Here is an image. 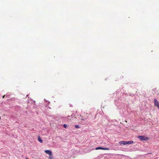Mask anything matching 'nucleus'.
Masks as SVG:
<instances>
[{"mask_svg": "<svg viewBox=\"0 0 159 159\" xmlns=\"http://www.w3.org/2000/svg\"><path fill=\"white\" fill-rule=\"evenodd\" d=\"M44 152L49 155H51L52 154V152L50 150H45L44 151Z\"/></svg>", "mask_w": 159, "mask_h": 159, "instance_id": "obj_3", "label": "nucleus"}, {"mask_svg": "<svg viewBox=\"0 0 159 159\" xmlns=\"http://www.w3.org/2000/svg\"><path fill=\"white\" fill-rule=\"evenodd\" d=\"M126 144H130L132 143H133V141H126Z\"/></svg>", "mask_w": 159, "mask_h": 159, "instance_id": "obj_6", "label": "nucleus"}, {"mask_svg": "<svg viewBox=\"0 0 159 159\" xmlns=\"http://www.w3.org/2000/svg\"><path fill=\"white\" fill-rule=\"evenodd\" d=\"M26 159H29L28 158H26Z\"/></svg>", "mask_w": 159, "mask_h": 159, "instance_id": "obj_18", "label": "nucleus"}, {"mask_svg": "<svg viewBox=\"0 0 159 159\" xmlns=\"http://www.w3.org/2000/svg\"><path fill=\"white\" fill-rule=\"evenodd\" d=\"M38 140L39 142H40V143H43V140L41 139L40 137L39 136H38Z\"/></svg>", "mask_w": 159, "mask_h": 159, "instance_id": "obj_7", "label": "nucleus"}, {"mask_svg": "<svg viewBox=\"0 0 159 159\" xmlns=\"http://www.w3.org/2000/svg\"><path fill=\"white\" fill-rule=\"evenodd\" d=\"M44 100L46 102L47 101L46 100H45V99H44Z\"/></svg>", "mask_w": 159, "mask_h": 159, "instance_id": "obj_13", "label": "nucleus"}, {"mask_svg": "<svg viewBox=\"0 0 159 159\" xmlns=\"http://www.w3.org/2000/svg\"><path fill=\"white\" fill-rule=\"evenodd\" d=\"M5 95H4L3 96L2 98H3L5 97Z\"/></svg>", "mask_w": 159, "mask_h": 159, "instance_id": "obj_11", "label": "nucleus"}, {"mask_svg": "<svg viewBox=\"0 0 159 159\" xmlns=\"http://www.w3.org/2000/svg\"><path fill=\"white\" fill-rule=\"evenodd\" d=\"M63 126H64V128H66L68 127V125H67L66 124H65L63 125Z\"/></svg>", "mask_w": 159, "mask_h": 159, "instance_id": "obj_9", "label": "nucleus"}, {"mask_svg": "<svg viewBox=\"0 0 159 159\" xmlns=\"http://www.w3.org/2000/svg\"><path fill=\"white\" fill-rule=\"evenodd\" d=\"M82 120H84V119H82Z\"/></svg>", "mask_w": 159, "mask_h": 159, "instance_id": "obj_17", "label": "nucleus"}, {"mask_svg": "<svg viewBox=\"0 0 159 159\" xmlns=\"http://www.w3.org/2000/svg\"><path fill=\"white\" fill-rule=\"evenodd\" d=\"M75 127L76 128H80V126L79 125H76L75 126Z\"/></svg>", "mask_w": 159, "mask_h": 159, "instance_id": "obj_8", "label": "nucleus"}, {"mask_svg": "<svg viewBox=\"0 0 159 159\" xmlns=\"http://www.w3.org/2000/svg\"><path fill=\"white\" fill-rule=\"evenodd\" d=\"M141 141L147 140L148 139L147 137H145L143 136H139L138 137Z\"/></svg>", "mask_w": 159, "mask_h": 159, "instance_id": "obj_1", "label": "nucleus"}, {"mask_svg": "<svg viewBox=\"0 0 159 159\" xmlns=\"http://www.w3.org/2000/svg\"><path fill=\"white\" fill-rule=\"evenodd\" d=\"M67 117H70V116H68Z\"/></svg>", "mask_w": 159, "mask_h": 159, "instance_id": "obj_15", "label": "nucleus"}, {"mask_svg": "<svg viewBox=\"0 0 159 159\" xmlns=\"http://www.w3.org/2000/svg\"><path fill=\"white\" fill-rule=\"evenodd\" d=\"M48 104H49V103H50V102L48 101Z\"/></svg>", "mask_w": 159, "mask_h": 159, "instance_id": "obj_12", "label": "nucleus"}, {"mask_svg": "<svg viewBox=\"0 0 159 159\" xmlns=\"http://www.w3.org/2000/svg\"><path fill=\"white\" fill-rule=\"evenodd\" d=\"M73 115H71V118H73Z\"/></svg>", "mask_w": 159, "mask_h": 159, "instance_id": "obj_10", "label": "nucleus"}, {"mask_svg": "<svg viewBox=\"0 0 159 159\" xmlns=\"http://www.w3.org/2000/svg\"><path fill=\"white\" fill-rule=\"evenodd\" d=\"M126 141H122L119 142V143L120 144L126 145Z\"/></svg>", "mask_w": 159, "mask_h": 159, "instance_id": "obj_5", "label": "nucleus"}, {"mask_svg": "<svg viewBox=\"0 0 159 159\" xmlns=\"http://www.w3.org/2000/svg\"><path fill=\"white\" fill-rule=\"evenodd\" d=\"M68 119H69V120H72V119H69V118H68Z\"/></svg>", "mask_w": 159, "mask_h": 159, "instance_id": "obj_14", "label": "nucleus"}, {"mask_svg": "<svg viewBox=\"0 0 159 159\" xmlns=\"http://www.w3.org/2000/svg\"><path fill=\"white\" fill-rule=\"evenodd\" d=\"M1 119V116H0V119Z\"/></svg>", "mask_w": 159, "mask_h": 159, "instance_id": "obj_16", "label": "nucleus"}, {"mask_svg": "<svg viewBox=\"0 0 159 159\" xmlns=\"http://www.w3.org/2000/svg\"><path fill=\"white\" fill-rule=\"evenodd\" d=\"M98 149L108 150L109 149L108 148H102L101 147H97L95 148V150H98Z\"/></svg>", "mask_w": 159, "mask_h": 159, "instance_id": "obj_4", "label": "nucleus"}, {"mask_svg": "<svg viewBox=\"0 0 159 159\" xmlns=\"http://www.w3.org/2000/svg\"><path fill=\"white\" fill-rule=\"evenodd\" d=\"M154 102L155 106H157L158 108H159V102L156 99H154Z\"/></svg>", "mask_w": 159, "mask_h": 159, "instance_id": "obj_2", "label": "nucleus"}]
</instances>
